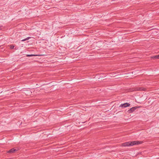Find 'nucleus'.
Here are the masks:
<instances>
[{
	"mask_svg": "<svg viewBox=\"0 0 159 159\" xmlns=\"http://www.w3.org/2000/svg\"><path fill=\"white\" fill-rule=\"evenodd\" d=\"M14 47V45H10V48L11 49H13Z\"/></svg>",
	"mask_w": 159,
	"mask_h": 159,
	"instance_id": "obj_9",
	"label": "nucleus"
},
{
	"mask_svg": "<svg viewBox=\"0 0 159 159\" xmlns=\"http://www.w3.org/2000/svg\"><path fill=\"white\" fill-rule=\"evenodd\" d=\"M145 89L140 87H137L135 88H133L131 89V91H144L145 90Z\"/></svg>",
	"mask_w": 159,
	"mask_h": 159,
	"instance_id": "obj_2",
	"label": "nucleus"
},
{
	"mask_svg": "<svg viewBox=\"0 0 159 159\" xmlns=\"http://www.w3.org/2000/svg\"><path fill=\"white\" fill-rule=\"evenodd\" d=\"M38 55H35V54H28L26 55L27 57H32L34 56H37Z\"/></svg>",
	"mask_w": 159,
	"mask_h": 159,
	"instance_id": "obj_8",
	"label": "nucleus"
},
{
	"mask_svg": "<svg viewBox=\"0 0 159 159\" xmlns=\"http://www.w3.org/2000/svg\"><path fill=\"white\" fill-rule=\"evenodd\" d=\"M139 107H134L130 108L128 111V113H131L134 111L137 108Z\"/></svg>",
	"mask_w": 159,
	"mask_h": 159,
	"instance_id": "obj_3",
	"label": "nucleus"
},
{
	"mask_svg": "<svg viewBox=\"0 0 159 159\" xmlns=\"http://www.w3.org/2000/svg\"><path fill=\"white\" fill-rule=\"evenodd\" d=\"M30 38H31L30 37H28L26 38V39H24L22 40H21V41H22V42H24V41H26V40H29Z\"/></svg>",
	"mask_w": 159,
	"mask_h": 159,
	"instance_id": "obj_7",
	"label": "nucleus"
},
{
	"mask_svg": "<svg viewBox=\"0 0 159 159\" xmlns=\"http://www.w3.org/2000/svg\"><path fill=\"white\" fill-rule=\"evenodd\" d=\"M151 58L152 59H159V55L152 57Z\"/></svg>",
	"mask_w": 159,
	"mask_h": 159,
	"instance_id": "obj_6",
	"label": "nucleus"
},
{
	"mask_svg": "<svg viewBox=\"0 0 159 159\" xmlns=\"http://www.w3.org/2000/svg\"><path fill=\"white\" fill-rule=\"evenodd\" d=\"M143 143L142 141H134L126 142L121 144V146L123 147H128L135 145L142 144Z\"/></svg>",
	"mask_w": 159,
	"mask_h": 159,
	"instance_id": "obj_1",
	"label": "nucleus"
},
{
	"mask_svg": "<svg viewBox=\"0 0 159 159\" xmlns=\"http://www.w3.org/2000/svg\"><path fill=\"white\" fill-rule=\"evenodd\" d=\"M18 150V149H15L14 148H12L9 151H8L7 152V153H13L15 152H16Z\"/></svg>",
	"mask_w": 159,
	"mask_h": 159,
	"instance_id": "obj_5",
	"label": "nucleus"
},
{
	"mask_svg": "<svg viewBox=\"0 0 159 159\" xmlns=\"http://www.w3.org/2000/svg\"><path fill=\"white\" fill-rule=\"evenodd\" d=\"M130 104L129 103L126 102L124 103L123 104H121L119 106V107H121V108H125L126 107H129L130 105Z\"/></svg>",
	"mask_w": 159,
	"mask_h": 159,
	"instance_id": "obj_4",
	"label": "nucleus"
}]
</instances>
